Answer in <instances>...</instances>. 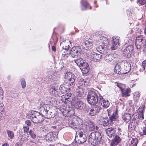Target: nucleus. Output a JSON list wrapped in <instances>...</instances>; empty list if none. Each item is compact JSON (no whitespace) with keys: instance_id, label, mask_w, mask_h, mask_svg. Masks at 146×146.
<instances>
[{"instance_id":"obj_1","label":"nucleus","mask_w":146,"mask_h":146,"mask_svg":"<svg viewBox=\"0 0 146 146\" xmlns=\"http://www.w3.org/2000/svg\"><path fill=\"white\" fill-rule=\"evenodd\" d=\"M64 78L67 79V82L62 84L59 88L61 92L64 94L66 92H69L71 90L74 85L76 77L72 72H67L65 74Z\"/></svg>"},{"instance_id":"obj_2","label":"nucleus","mask_w":146,"mask_h":146,"mask_svg":"<svg viewBox=\"0 0 146 146\" xmlns=\"http://www.w3.org/2000/svg\"><path fill=\"white\" fill-rule=\"evenodd\" d=\"M40 103V112L47 118L54 117L55 116L56 111L54 107L49 106L48 104H45L43 102Z\"/></svg>"},{"instance_id":"obj_3","label":"nucleus","mask_w":146,"mask_h":146,"mask_svg":"<svg viewBox=\"0 0 146 146\" xmlns=\"http://www.w3.org/2000/svg\"><path fill=\"white\" fill-rule=\"evenodd\" d=\"M102 140L101 134L98 132H92L89 135L88 143L89 145H94L100 143Z\"/></svg>"},{"instance_id":"obj_4","label":"nucleus","mask_w":146,"mask_h":146,"mask_svg":"<svg viewBox=\"0 0 146 146\" xmlns=\"http://www.w3.org/2000/svg\"><path fill=\"white\" fill-rule=\"evenodd\" d=\"M27 117L28 118H29L33 123H40L44 119L42 113L34 111H31Z\"/></svg>"},{"instance_id":"obj_5","label":"nucleus","mask_w":146,"mask_h":146,"mask_svg":"<svg viewBox=\"0 0 146 146\" xmlns=\"http://www.w3.org/2000/svg\"><path fill=\"white\" fill-rule=\"evenodd\" d=\"M87 99L88 102L91 105L96 104L98 102V96L94 91H90L88 92Z\"/></svg>"},{"instance_id":"obj_6","label":"nucleus","mask_w":146,"mask_h":146,"mask_svg":"<svg viewBox=\"0 0 146 146\" xmlns=\"http://www.w3.org/2000/svg\"><path fill=\"white\" fill-rule=\"evenodd\" d=\"M71 104L77 109L82 110L84 109L85 104L83 102L80 101L77 98H73L71 102Z\"/></svg>"},{"instance_id":"obj_7","label":"nucleus","mask_w":146,"mask_h":146,"mask_svg":"<svg viewBox=\"0 0 146 146\" xmlns=\"http://www.w3.org/2000/svg\"><path fill=\"white\" fill-rule=\"evenodd\" d=\"M79 122L78 120L75 121L70 120L69 121L68 125L70 127H71L74 129L81 130L83 129V124L81 120Z\"/></svg>"},{"instance_id":"obj_8","label":"nucleus","mask_w":146,"mask_h":146,"mask_svg":"<svg viewBox=\"0 0 146 146\" xmlns=\"http://www.w3.org/2000/svg\"><path fill=\"white\" fill-rule=\"evenodd\" d=\"M82 50L80 46H74L71 49L70 54L73 58H77L81 55Z\"/></svg>"},{"instance_id":"obj_9","label":"nucleus","mask_w":146,"mask_h":146,"mask_svg":"<svg viewBox=\"0 0 146 146\" xmlns=\"http://www.w3.org/2000/svg\"><path fill=\"white\" fill-rule=\"evenodd\" d=\"M101 109L100 106L96 105L92 108H88L87 109V113L90 115L91 116H94L96 114L99 113Z\"/></svg>"},{"instance_id":"obj_10","label":"nucleus","mask_w":146,"mask_h":146,"mask_svg":"<svg viewBox=\"0 0 146 146\" xmlns=\"http://www.w3.org/2000/svg\"><path fill=\"white\" fill-rule=\"evenodd\" d=\"M87 137L86 134L82 131L79 132V136H76L74 140L78 144L84 143L87 140Z\"/></svg>"},{"instance_id":"obj_11","label":"nucleus","mask_w":146,"mask_h":146,"mask_svg":"<svg viewBox=\"0 0 146 146\" xmlns=\"http://www.w3.org/2000/svg\"><path fill=\"white\" fill-rule=\"evenodd\" d=\"M134 49L133 45H129L124 47L123 50V54L124 56L126 58H129Z\"/></svg>"},{"instance_id":"obj_12","label":"nucleus","mask_w":146,"mask_h":146,"mask_svg":"<svg viewBox=\"0 0 146 146\" xmlns=\"http://www.w3.org/2000/svg\"><path fill=\"white\" fill-rule=\"evenodd\" d=\"M120 65L123 69L125 74L129 72L131 69V64L126 60L122 61L121 62Z\"/></svg>"},{"instance_id":"obj_13","label":"nucleus","mask_w":146,"mask_h":146,"mask_svg":"<svg viewBox=\"0 0 146 146\" xmlns=\"http://www.w3.org/2000/svg\"><path fill=\"white\" fill-rule=\"evenodd\" d=\"M71 93H67L65 95H62L61 97V101L64 103H69L72 101L71 98Z\"/></svg>"},{"instance_id":"obj_14","label":"nucleus","mask_w":146,"mask_h":146,"mask_svg":"<svg viewBox=\"0 0 146 146\" xmlns=\"http://www.w3.org/2000/svg\"><path fill=\"white\" fill-rule=\"evenodd\" d=\"M111 46V48L112 50H114L118 47L119 45V38L114 36L112 37Z\"/></svg>"},{"instance_id":"obj_15","label":"nucleus","mask_w":146,"mask_h":146,"mask_svg":"<svg viewBox=\"0 0 146 146\" xmlns=\"http://www.w3.org/2000/svg\"><path fill=\"white\" fill-rule=\"evenodd\" d=\"M56 134L55 132H50L45 136V138L47 141H52L56 139Z\"/></svg>"},{"instance_id":"obj_16","label":"nucleus","mask_w":146,"mask_h":146,"mask_svg":"<svg viewBox=\"0 0 146 146\" xmlns=\"http://www.w3.org/2000/svg\"><path fill=\"white\" fill-rule=\"evenodd\" d=\"M119 56L116 54H111L107 55L104 57L106 61L109 63V62H113L115 58H118Z\"/></svg>"},{"instance_id":"obj_17","label":"nucleus","mask_w":146,"mask_h":146,"mask_svg":"<svg viewBox=\"0 0 146 146\" xmlns=\"http://www.w3.org/2000/svg\"><path fill=\"white\" fill-rule=\"evenodd\" d=\"M88 125L86 126L87 129L89 131H92L98 130V127L96 126L95 124L92 122L88 121L87 122Z\"/></svg>"},{"instance_id":"obj_18","label":"nucleus","mask_w":146,"mask_h":146,"mask_svg":"<svg viewBox=\"0 0 146 146\" xmlns=\"http://www.w3.org/2000/svg\"><path fill=\"white\" fill-rule=\"evenodd\" d=\"M121 62H118L116 65L114 69V72L119 74H125L123 69L120 65Z\"/></svg>"},{"instance_id":"obj_19","label":"nucleus","mask_w":146,"mask_h":146,"mask_svg":"<svg viewBox=\"0 0 146 146\" xmlns=\"http://www.w3.org/2000/svg\"><path fill=\"white\" fill-rule=\"evenodd\" d=\"M102 56L100 54L93 52L91 53L90 59L92 61L98 62L101 58Z\"/></svg>"},{"instance_id":"obj_20","label":"nucleus","mask_w":146,"mask_h":146,"mask_svg":"<svg viewBox=\"0 0 146 146\" xmlns=\"http://www.w3.org/2000/svg\"><path fill=\"white\" fill-rule=\"evenodd\" d=\"M106 131L108 135L110 137H112L116 135L115 131L114 128L110 127L106 130Z\"/></svg>"},{"instance_id":"obj_21","label":"nucleus","mask_w":146,"mask_h":146,"mask_svg":"<svg viewBox=\"0 0 146 146\" xmlns=\"http://www.w3.org/2000/svg\"><path fill=\"white\" fill-rule=\"evenodd\" d=\"M113 138L111 142L110 146H116L121 141L120 138L117 135L113 137Z\"/></svg>"},{"instance_id":"obj_22","label":"nucleus","mask_w":146,"mask_h":146,"mask_svg":"<svg viewBox=\"0 0 146 146\" xmlns=\"http://www.w3.org/2000/svg\"><path fill=\"white\" fill-rule=\"evenodd\" d=\"M83 74L87 73L89 71L90 68L87 63L85 62L80 67Z\"/></svg>"},{"instance_id":"obj_23","label":"nucleus","mask_w":146,"mask_h":146,"mask_svg":"<svg viewBox=\"0 0 146 146\" xmlns=\"http://www.w3.org/2000/svg\"><path fill=\"white\" fill-rule=\"evenodd\" d=\"M58 87L56 84H54L52 86L50 87V92L51 94L53 95H55L56 94V93L58 90Z\"/></svg>"},{"instance_id":"obj_24","label":"nucleus","mask_w":146,"mask_h":146,"mask_svg":"<svg viewBox=\"0 0 146 146\" xmlns=\"http://www.w3.org/2000/svg\"><path fill=\"white\" fill-rule=\"evenodd\" d=\"M100 98L101 104L102 106L105 108H107L109 106L110 103L107 100L105 99L102 96H100Z\"/></svg>"},{"instance_id":"obj_25","label":"nucleus","mask_w":146,"mask_h":146,"mask_svg":"<svg viewBox=\"0 0 146 146\" xmlns=\"http://www.w3.org/2000/svg\"><path fill=\"white\" fill-rule=\"evenodd\" d=\"M65 41H62L60 42V45H62V48L65 50H68L70 48V46L68 44L69 43L70 44V41L68 40H65Z\"/></svg>"},{"instance_id":"obj_26","label":"nucleus","mask_w":146,"mask_h":146,"mask_svg":"<svg viewBox=\"0 0 146 146\" xmlns=\"http://www.w3.org/2000/svg\"><path fill=\"white\" fill-rule=\"evenodd\" d=\"M74 61L80 67L83 65L84 63L86 62H84V60L81 58L75 59L74 60Z\"/></svg>"},{"instance_id":"obj_27","label":"nucleus","mask_w":146,"mask_h":146,"mask_svg":"<svg viewBox=\"0 0 146 146\" xmlns=\"http://www.w3.org/2000/svg\"><path fill=\"white\" fill-rule=\"evenodd\" d=\"M108 115L110 118V121L112 123L113 121L116 120L117 119L118 117L117 112L116 111L113 113L110 116L108 114Z\"/></svg>"},{"instance_id":"obj_28","label":"nucleus","mask_w":146,"mask_h":146,"mask_svg":"<svg viewBox=\"0 0 146 146\" xmlns=\"http://www.w3.org/2000/svg\"><path fill=\"white\" fill-rule=\"evenodd\" d=\"M131 92V89L129 88H127L126 89L121 90L122 95L123 96L126 97L130 96V92Z\"/></svg>"},{"instance_id":"obj_29","label":"nucleus","mask_w":146,"mask_h":146,"mask_svg":"<svg viewBox=\"0 0 146 146\" xmlns=\"http://www.w3.org/2000/svg\"><path fill=\"white\" fill-rule=\"evenodd\" d=\"M131 115L128 113H125L123 116V119L124 121L126 122H129L131 119Z\"/></svg>"},{"instance_id":"obj_30","label":"nucleus","mask_w":146,"mask_h":146,"mask_svg":"<svg viewBox=\"0 0 146 146\" xmlns=\"http://www.w3.org/2000/svg\"><path fill=\"white\" fill-rule=\"evenodd\" d=\"M101 125L106 127L109 125V121L108 119L103 118L100 120Z\"/></svg>"},{"instance_id":"obj_31","label":"nucleus","mask_w":146,"mask_h":146,"mask_svg":"<svg viewBox=\"0 0 146 146\" xmlns=\"http://www.w3.org/2000/svg\"><path fill=\"white\" fill-rule=\"evenodd\" d=\"M138 123L135 120H132L130 123L129 127L132 130H134Z\"/></svg>"},{"instance_id":"obj_32","label":"nucleus","mask_w":146,"mask_h":146,"mask_svg":"<svg viewBox=\"0 0 146 146\" xmlns=\"http://www.w3.org/2000/svg\"><path fill=\"white\" fill-rule=\"evenodd\" d=\"M106 48L104 47L102 45L99 46L98 48V50L99 51L100 53L102 54H104L106 52Z\"/></svg>"},{"instance_id":"obj_33","label":"nucleus","mask_w":146,"mask_h":146,"mask_svg":"<svg viewBox=\"0 0 146 146\" xmlns=\"http://www.w3.org/2000/svg\"><path fill=\"white\" fill-rule=\"evenodd\" d=\"M28 136L27 135H26L25 136L22 135L21 139H20L19 141L23 144L24 143L28 141Z\"/></svg>"},{"instance_id":"obj_34","label":"nucleus","mask_w":146,"mask_h":146,"mask_svg":"<svg viewBox=\"0 0 146 146\" xmlns=\"http://www.w3.org/2000/svg\"><path fill=\"white\" fill-rule=\"evenodd\" d=\"M138 142V139L137 138H133L130 146H137Z\"/></svg>"},{"instance_id":"obj_35","label":"nucleus","mask_w":146,"mask_h":146,"mask_svg":"<svg viewBox=\"0 0 146 146\" xmlns=\"http://www.w3.org/2000/svg\"><path fill=\"white\" fill-rule=\"evenodd\" d=\"M29 134L32 138L35 139L36 138V134L35 130L31 129L29 131Z\"/></svg>"},{"instance_id":"obj_36","label":"nucleus","mask_w":146,"mask_h":146,"mask_svg":"<svg viewBox=\"0 0 146 146\" xmlns=\"http://www.w3.org/2000/svg\"><path fill=\"white\" fill-rule=\"evenodd\" d=\"M85 90L82 88H80V90L77 92V96L79 97H82L84 94Z\"/></svg>"},{"instance_id":"obj_37","label":"nucleus","mask_w":146,"mask_h":146,"mask_svg":"<svg viewBox=\"0 0 146 146\" xmlns=\"http://www.w3.org/2000/svg\"><path fill=\"white\" fill-rule=\"evenodd\" d=\"M101 40L102 41V42L104 44L107 45L109 43V40L106 37H101Z\"/></svg>"},{"instance_id":"obj_38","label":"nucleus","mask_w":146,"mask_h":146,"mask_svg":"<svg viewBox=\"0 0 146 146\" xmlns=\"http://www.w3.org/2000/svg\"><path fill=\"white\" fill-rule=\"evenodd\" d=\"M81 5L84 7L85 8H88L89 7V4L86 1L82 0L81 2Z\"/></svg>"},{"instance_id":"obj_39","label":"nucleus","mask_w":146,"mask_h":146,"mask_svg":"<svg viewBox=\"0 0 146 146\" xmlns=\"http://www.w3.org/2000/svg\"><path fill=\"white\" fill-rule=\"evenodd\" d=\"M7 132L8 136L11 139H13L14 137V135L13 132L10 130H7Z\"/></svg>"},{"instance_id":"obj_40","label":"nucleus","mask_w":146,"mask_h":146,"mask_svg":"<svg viewBox=\"0 0 146 146\" xmlns=\"http://www.w3.org/2000/svg\"><path fill=\"white\" fill-rule=\"evenodd\" d=\"M90 40H87L85 41L86 46H87V48H88L89 47H91V46L93 45L92 42Z\"/></svg>"},{"instance_id":"obj_41","label":"nucleus","mask_w":146,"mask_h":146,"mask_svg":"<svg viewBox=\"0 0 146 146\" xmlns=\"http://www.w3.org/2000/svg\"><path fill=\"white\" fill-rule=\"evenodd\" d=\"M145 105L143 104L140 106L139 108V113H144V110H145Z\"/></svg>"},{"instance_id":"obj_42","label":"nucleus","mask_w":146,"mask_h":146,"mask_svg":"<svg viewBox=\"0 0 146 146\" xmlns=\"http://www.w3.org/2000/svg\"><path fill=\"white\" fill-rule=\"evenodd\" d=\"M70 54L68 53H65V52L62 54V57L64 60H66L67 58L69 56Z\"/></svg>"},{"instance_id":"obj_43","label":"nucleus","mask_w":146,"mask_h":146,"mask_svg":"<svg viewBox=\"0 0 146 146\" xmlns=\"http://www.w3.org/2000/svg\"><path fill=\"white\" fill-rule=\"evenodd\" d=\"M21 82L22 88H24L26 87V82L25 79L22 78L21 80Z\"/></svg>"},{"instance_id":"obj_44","label":"nucleus","mask_w":146,"mask_h":146,"mask_svg":"<svg viewBox=\"0 0 146 146\" xmlns=\"http://www.w3.org/2000/svg\"><path fill=\"white\" fill-rule=\"evenodd\" d=\"M41 129L44 132H47L48 131V129L46 126H43L41 127Z\"/></svg>"},{"instance_id":"obj_45","label":"nucleus","mask_w":146,"mask_h":146,"mask_svg":"<svg viewBox=\"0 0 146 146\" xmlns=\"http://www.w3.org/2000/svg\"><path fill=\"white\" fill-rule=\"evenodd\" d=\"M141 135H146V125L142 129V131L140 132Z\"/></svg>"},{"instance_id":"obj_46","label":"nucleus","mask_w":146,"mask_h":146,"mask_svg":"<svg viewBox=\"0 0 146 146\" xmlns=\"http://www.w3.org/2000/svg\"><path fill=\"white\" fill-rule=\"evenodd\" d=\"M71 109L72 110H72H73L74 111V109H72V108H70L68 106H66V107L65 108V110L66 111H67V112H71Z\"/></svg>"},{"instance_id":"obj_47","label":"nucleus","mask_w":146,"mask_h":146,"mask_svg":"<svg viewBox=\"0 0 146 146\" xmlns=\"http://www.w3.org/2000/svg\"><path fill=\"white\" fill-rule=\"evenodd\" d=\"M137 2L139 3L142 5H143L146 2V0H137Z\"/></svg>"},{"instance_id":"obj_48","label":"nucleus","mask_w":146,"mask_h":146,"mask_svg":"<svg viewBox=\"0 0 146 146\" xmlns=\"http://www.w3.org/2000/svg\"><path fill=\"white\" fill-rule=\"evenodd\" d=\"M117 86L121 90L123 89V87L124 86V84H121L119 83H118L117 84Z\"/></svg>"},{"instance_id":"obj_49","label":"nucleus","mask_w":146,"mask_h":146,"mask_svg":"<svg viewBox=\"0 0 146 146\" xmlns=\"http://www.w3.org/2000/svg\"><path fill=\"white\" fill-rule=\"evenodd\" d=\"M100 78L102 80H105L106 79V76L104 73L101 74Z\"/></svg>"},{"instance_id":"obj_50","label":"nucleus","mask_w":146,"mask_h":146,"mask_svg":"<svg viewBox=\"0 0 146 146\" xmlns=\"http://www.w3.org/2000/svg\"><path fill=\"white\" fill-rule=\"evenodd\" d=\"M82 47L83 48H84L86 50H87L89 48H88L87 46H86V44L85 42L83 43L82 44Z\"/></svg>"},{"instance_id":"obj_51","label":"nucleus","mask_w":146,"mask_h":146,"mask_svg":"<svg viewBox=\"0 0 146 146\" xmlns=\"http://www.w3.org/2000/svg\"><path fill=\"white\" fill-rule=\"evenodd\" d=\"M138 117L141 120L144 119V115L143 113H140V114L138 115Z\"/></svg>"},{"instance_id":"obj_52","label":"nucleus","mask_w":146,"mask_h":146,"mask_svg":"<svg viewBox=\"0 0 146 146\" xmlns=\"http://www.w3.org/2000/svg\"><path fill=\"white\" fill-rule=\"evenodd\" d=\"M24 130L25 132L28 133L29 130V128L28 126L23 127Z\"/></svg>"},{"instance_id":"obj_53","label":"nucleus","mask_w":146,"mask_h":146,"mask_svg":"<svg viewBox=\"0 0 146 146\" xmlns=\"http://www.w3.org/2000/svg\"><path fill=\"white\" fill-rule=\"evenodd\" d=\"M25 123L28 125V126H30L31 125V121L29 120H27L26 121Z\"/></svg>"},{"instance_id":"obj_54","label":"nucleus","mask_w":146,"mask_h":146,"mask_svg":"<svg viewBox=\"0 0 146 146\" xmlns=\"http://www.w3.org/2000/svg\"><path fill=\"white\" fill-rule=\"evenodd\" d=\"M88 79H87V80L83 79V81H82V85H83V82H84V85H85V83H88Z\"/></svg>"},{"instance_id":"obj_55","label":"nucleus","mask_w":146,"mask_h":146,"mask_svg":"<svg viewBox=\"0 0 146 146\" xmlns=\"http://www.w3.org/2000/svg\"><path fill=\"white\" fill-rule=\"evenodd\" d=\"M23 145L22 143H21L20 141L16 143L15 146H21Z\"/></svg>"},{"instance_id":"obj_56","label":"nucleus","mask_w":146,"mask_h":146,"mask_svg":"<svg viewBox=\"0 0 146 146\" xmlns=\"http://www.w3.org/2000/svg\"><path fill=\"white\" fill-rule=\"evenodd\" d=\"M52 50L54 51H55L56 50V48L54 46H52Z\"/></svg>"},{"instance_id":"obj_57","label":"nucleus","mask_w":146,"mask_h":146,"mask_svg":"<svg viewBox=\"0 0 146 146\" xmlns=\"http://www.w3.org/2000/svg\"><path fill=\"white\" fill-rule=\"evenodd\" d=\"M136 96L138 97V98H139V97H140V95H139V93H137V94H136Z\"/></svg>"},{"instance_id":"obj_58","label":"nucleus","mask_w":146,"mask_h":146,"mask_svg":"<svg viewBox=\"0 0 146 146\" xmlns=\"http://www.w3.org/2000/svg\"><path fill=\"white\" fill-rule=\"evenodd\" d=\"M3 91L1 90V89L0 87V95L2 93H3Z\"/></svg>"},{"instance_id":"obj_59","label":"nucleus","mask_w":146,"mask_h":146,"mask_svg":"<svg viewBox=\"0 0 146 146\" xmlns=\"http://www.w3.org/2000/svg\"><path fill=\"white\" fill-rule=\"evenodd\" d=\"M2 146H8V144L7 143H5V144L3 145Z\"/></svg>"},{"instance_id":"obj_60","label":"nucleus","mask_w":146,"mask_h":146,"mask_svg":"<svg viewBox=\"0 0 146 146\" xmlns=\"http://www.w3.org/2000/svg\"><path fill=\"white\" fill-rule=\"evenodd\" d=\"M118 130L119 131H120L121 132V129L119 128V127L118 128Z\"/></svg>"},{"instance_id":"obj_61","label":"nucleus","mask_w":146,"mask_h":146,"mask_svg":"<svg viewBox=\"0 0 146 146\" xmlns=\"http://www.w3.org/2000/svg\"><path fill=\"white\" fill-rule=\"evenodd\" d=\"M135 86V84H133L132 86H131V87H134V86Z\"/></svg>"},{"instance_id":"obj_62","label":"nucleus","mask_w":146,"mask_h":146,"mask_svg":"<svg viewBox=\"0 0 146 146\" xmlns=\"http://www.w3.org/2000/svg\"><path fill=\"white\" fill-rule=\"evenodd\" d=\"M96 2L97 1H95V2H94V3H96Z\"/></svg>"},{"instance_id":"obj_63","label":"nucleus","mask_w":146,"mask_h":146,"mask_svg":"<svg viewBox=\"0 0 146 146\" xmlns=\"http://www.w3.org/2000/svg\"><path fill=\"white\" fill-rule=\"evenodd\" d=\"M145 3H146V5H145V6H146V2Z\"/></svg>"}]
</instances>
